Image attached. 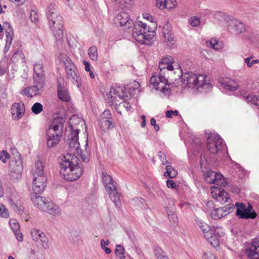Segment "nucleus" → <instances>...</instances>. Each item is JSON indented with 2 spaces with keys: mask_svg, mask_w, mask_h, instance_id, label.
I'll return each mask as SVG.
<instances>
[{
  "mask_svg": "<svg viewBox=\"0 0 259 259\" xmlns=\"http://www.w3.org/2000/svg\"><path fill=\"white\" fill-rule=\"evenodd\" d=\"M164 75V74H161L160 73H159V76L158 77V81H159L161 83H164L165 84L168 85V80L165 77Z\"/></svg>",
  "mask_w": 259,
  "mask_h": 259,
  "instance_id": "62",
  "label": "nucleus"
},
{
  "mask_svg": "<svg viewBox=\"0 0 259 259\" xmlns=\"http://www.w3.org/2000/svg\"><path fill=\"white\" fill-rule=\"evenodd\" d=\"M228 30L232 33L238 34L245 31V25L239 20H231L228 25Z\"/></svg>",
  "mask_w": 259,
  "mask_h": 259,
  "instance_id": "16",
  "label": "nucleus"
},
{
  "mask_svg": "<svg viewBox=\"0 0 259 259\" xmlns=\"http://www.w3.org/2000/svg\"><path fill=\"white\" fill-rule=\"evenodd\" d=\"M155 35V31L151 30L146 23L138 21L134 24L133 36L140 44L151 45Z\"/></svg>",
  "mask_w": 259,
  "mask_h": 259,
  "instance_id": "4",
  "label": "nucleus"
},
{
  "mask_svg": "<svg viewBox=\"0 0 259 259\" xmlns=\"http://www.w3.org/2000/svg\"><path fill=\"white\" fill-rule=\"evenodd\" d=\"M209 45L211 48L215 50H218L220 48L219 42L215 39H211L209 41Z\"/></svg>",
  "mask_w": 259,
  "mask_h": 259,
  "instance_id": "54",
  "label": "nucleus"
},
{
  "mask_svg": "<svg viewBox=\"0 0 259 259\" xmlns=\"http://www.w3.org/2000/svg\"><path fill=\"white\" fill-rule=\"evenodd\" d=\"M88 54L90 58L93 61H96L98 59V50L96 46L91 47L88 50Z\"/></svg>",
  "mask_w": 259,
  "mask_h": 259,
  "instance_id": "38",
  "label": "nucleus"
},
{
  "mask_svg": "<svg viewBox=\"0 0 259 259\" xmlns=\"http://www.w3.org/2000/svg\"><path fill=\"white\" fill-rule=\"evenodd\" d=\"M206 143L207 150L213 154L222 151L225 146L222 138L215 134H210L208 135Z\"/></svg>",
  "mask_w": 259,
  "mask_h": 259,
  "instance_id": "9",
  "label": "nucleus"
},
{
  "mask_svg": "<svg viewBox=\"0 0 259 259\" xmlns=\"http://www.w3.org/2000/svg\"><path fill=\"white\" fill-rule=\"evenodd\" d=\"M47 17L50 28L63 26L62 17L59 14L57 10V6L55 4L50 3L48 6Z\"/></svg>",
  "mask_w": 259,
  "mask_h": 259,
  "instance_id": "8",
  "label": "nucleus"
},
{
  "mask_svg": "<svg viewBox=\"0 0 259 259\" xmlns=\"http://www.w3.org/2000/svg\"><path fill=\"white\" fill-rule=\"evenodd\" d=\"M166 171L164 176L166 178H175L178 175L177 171L171 165H167L165 167Z\"/></svg>",
  "mask_w": 259,
  "mask_h": 259,
  "instance_id": "36",
  "label": "nucleus"
},
{
  "mask_svg": "<svg viewBox=\"0 0 259 259\" xmlns=\"http://www.w3.org/2000/svg\"><path fill=\"white\" fill-rule=\"evenodd\" d=\"M236 207V214L240 219H255L257 214L254 211L251 212L249 209L247 208L245 205L242 203L236 202L235 204Z\"/></svg>",
  "mask_w": 259,
  "mask_h": 259,
  "instance_id": "14",
  "label": "nucleus"
},
{
  "mask_svg": "<svg viewBox=\"0 0 259 259\" xmlns=\"http://www.w3.org/2000/svg\"><path fill=\"white\" fill-rule=\"evenodd\" d=\"M150 83L153 84V87H155L156 90H158L159 87H158V85L159 84V83L158 82V80H157L156 77L155 76H152L150 78Z\"/></svg>",
  "mask_w": 259,
  "mask_h": 259,
  "instance_id": "59",
  "label": "nucleus"
},
{
  "mask_svg": "<svg viewBox=\"0 0 259 259\" xmlns=\"http://www.w3.org/2000/svg\"><path fill=\"white\" fill-rule=\"evenodd\" d=\"M124 88L117 87L115 88L111 87L110 91L106 94V100L109 103L117 104L116 100L118 98L120 99L125 100V98H127L126 92L124 91Z\"/></svg>",
  "mask_w": 259,
  "mask_h": 259,
  "instance_id": "11",
  "label": "nucleus"
},
{
  "mask_svg": "<svg viewBox=\"0 0 259 259\" xmlns=\"http://www.w3.org/2000/svg\"><path fill=\"white\" fill-rule=\"evenodd\" d=\"M216 172L211 170H208L205 174V181L209 184H215L216 183Z\"/></svg>",
  "mask_w": 259,
  "mask_h": 259,
  "instance_id": "35",
  "label": "nucleus"
},
{
  "mask_svg": "<svg viewBox=\"0 0 259 259\" xmlns=\"http://www.w3.org/2000/svg\"><path fill=\"white\" fill-rule=\"evenodd\" d=\"M124 249L122 246L120 245L116 246L115 250V253L119 259L127 258V257H126L124 255Z\"/></svg>",
  "mask_w": 259,
  "mask_h": 259,
  "instance_id": "41",
  "label": "nucleus"
},
{
  "mask_svg": "<svg viewBox=\"0 0 259 259\" xmlns=\"http://www.w3.org/2000/svg\"><path fill=\"white\" fill-rule=\"evenodd\" d=\"M196 221L197 225L201 229L204 236H205V234H207L211 231V227L206 223L200 220H196Z\"/></svg>",
  "mask_w": 259,
  "mask_h": 259,
  "instance_id": "34",
  "label": "nucleus"
},
{
  "mask_svg": "<svg viewBox=\"0 0 259 259\" xmlns=\"http://www.w3.org/2000/svg\"><path fill=\"white\" fill-rule=\"evenodd\" d=\"M52 30L55 37L58 40H61L63 36V30L62 27H55L51 28Z\"/></svg>",
  "mask_w": 259,
  "mask_h": 259,
  "instance_id": "37",
  "label": "nucleus"
},
{
  "mask_svg": "<svg viewBox=\"0 0 259 259\" xmlns=\"http://www.w3.org/2000/svg\"><path fill=\"white\" fill-rule=\"evenodd\" d=\"M100 244L102 249L105 251L106 254H109L111 253V249L107 247V246L109 244V240L105 241L103 239H102L101 240Z\"/></svg>",
  "mask_w": 259,
  "mask_h": 259,
  "instance_id": "45",
  "label": "nucleus"
},
{
  "mask_svg": "<svg viewBox=\"0 0 259 259\" xmlns=\"http://www.w3.org/2000/svg\"><path fill=\"white\" fill-rule=\"evenodd\" d=\"M31 200L33 205L40 210L44 208L49 198L40 196L38 193H33L31 194Z\"/></svg>",
  "mask_w": 259,
  "mask_h": 259,
  "instance_id": "24",
  "label": "nucleus"
},
{
  "mask_svg": "<svg viewBox=\"0 0 259 259\" xmlns=\"http://www.w3.org/2000/svg\"><path fill=\"white\" fill-rule=\"evenodd\" d=\"M30 19L32 22L36 23L38 22V14L34 10H31L30 12Z\"/></svg>",
  "mask_w": 259,
  "mask_h": 259,
  "instance_id": "49",
  "label": "nucleus"
},
{
  "mask_svg": "<svg viewBox=\"0 0 259 259\" xmlns=\"http://www.w3.org/2000/svg\"><path fill=\"white\" fill-rule=\"evenodd\" d=\"M214 18L218 20L220 22L224 21H227L229 18V16L226 13L223 12H217L213 15Z\"/></svg>",
  "mask_w": 259,
  "mask_h": 259,
  "instance_id": "40",
  "label": "nucleus"
},
{
  "mask_svg": "<svg viewBox=\"0 0 259 259\" xmlns=\"http://www.w3.org/2000/svg\"><path fill=\"white\" fill-rule=\"evenodd\" d=\"M211 231H212L213 234L217 237L222 236L224 234V232L223 231V229L221 227L217 226L211 227Z\"/></svg>",
  "mask_w": 259,
  "mask_h": 259,
  "instance_id": "46",
  "label": "nucleus"
},
{
  "mask_svg": "<svg viewBox=\"0 0 259 259\" xmlns=\"http://www.w3.org/2000/svg\"><path fill=\"white\" fill-rule=\"evenodd\" d=\"M222 87L227 90L235 91L238 88V85L234 81L230 80L229 82L225 81L221 82Z\"/></svg>",
  "mask_w": 259,
  "mask_h": 259,
  "instance_id": "33",
  "label": "nucleus"
},
{
  "mask_svg": "<svg viewBox=\"0 0 259 259\" xmlns=\"http://www.w3.org/2000/svg\"><path fill=\"white\" fill-rule=\"evenodd\" d=\"M22 172V171H18L16 169H12V168H10V171L9 172L10 179L13 181L19 180L21 178Z\"/></svg>",
  "mask_w": 259,
  "mask_h": 259,
  "instance_id": "39",
  "label": "nucleus"
},
{
  "mask_svg": "<svg viewBox=\"0 0 259 259\" xmlns=\"http://www.w3.org/2000/svg\"><path fill=\"white\" fill-rule=\"evenodd\" d=\"M33 70L34 80L45 82V75L44 73V68L41 61L34 64Z\"/></svg>",
  "mask_w": 259,
  "mask_h": 259,
  "instance_id": "20",
  "label": "nucleus"
},
{
  "mask_svg": "<svg viewBox=\"0 0 259 259\" xmlns=\"http://www.w3.org/2000/svg\"><path fill=\"white\" fill-rule=\"evenodd\" d=\"M166 186L168 188L174 189L176 188V183L172 180L166 181Z\"/></svg>",
  "mask_w": 259,
  "mask_h": 259,
  "instance_id": "63",
  "label": "nucleus"
},
{
  "mask_svg": "<svg viewBox=\"0 0 259 259\" xmlns=\"http://www.w3.org/2000/svg\"><path fill=\"white\" fill-rule=\"evenodd\" d=\"M42 105L38 102L34 103L31 107V111L35 114L40 113L42 111Z\"/></svg>",
  "mask_w": 259,
  "mask_h": 259,
  "instance_id": "44",
  "label": "nucleus"
},
{
  "mask_svg": "<svg viewBox=\"0 0 259 259\" xmlns=\"http://www.w3.org/2000/svg\"><path fill=\"white\" fill-rule=\"evenodd\" d=\"M202 259H217L216 256L210 252H205L203 253Z\"/></svg>",
  "mask_w": 259,
  "mask_h": 259,
  "instance_id": "58",
  "label": "nucleus"
},
{
  "mask_svg": "<svg viewBox=\"0 0 259 259\" xmlns=\"http://www.w3.org/2000/svg\"><path fill=\"white\" fill-rule=\"evenodd\" d=\"M211 194L213 199L221 204L228 201L229 198V194L226 192L224 190H221L218 188H215L214 190L212 191Z\"/></svg>",
  "mask_w": 259,
  "mask_h": 259,
  "instance_id": "21",
  "label": "nucleus"
},
{
  "mask_svg": "<svg viewBox=\"0 0 259 259\" xmlns=\"http://www.w3.org/2000/svg\"><path fill=\"white\" fill-rule=\"evenodd\" d=\"M10 168L16 169L19 171L23 170V165L21 158L20 155H18L13 159L10 163Z\"/></svg>",
  "mask_w": 259,
  "mask_h": 259,
  "instance_id": "28",
  "label": "nucleus"
},
{
  "mask_svg": "<svg viewBox=\"0 0 259 259\" xmlns=\"http://www.w3.org/2000/svg\"><path fill=\"white\" fill-rule=\"evenodd\" d=\"M9 202L13 209L17 211L20 208V198L14 195L11 196L9 199Z\"/></svg>",
  "mask_w": 259,
  "mask_h": 259,
  "instance_id": "32",
  "label": "nucleus"
},
{
  "mask_svg": "<svg viewBox=\"0 0 259 259\" xmlns=\"http://www.w3.org/2000/svg\"><path fill=\"white\" fill-rule=\"evenodd\" d=\"M200 23V19L196 17H191L189 20L190 24L193 27L198 26Z\"/></svg>",
  "mask_w": 259,
  "mask_h": 259,
  "instance_id": "50",
  "label": "nucleus"
},
{
  "mask_svg": "<svg viewBox=\"0 0 259 259\" xmlns=\"http://www.w3.org/2000/svg\"><path fill=\"white\" fill-rule=\"evenodd\" d=\"M14 234H15L16 239L19 241H23V235L20 230L17 232H14Z\"/></svg>",
  "mask_w": 259,
  "mask_h": 259,
  "instance_id": "64",
  "label": "nucleus"
},
{
  "mask_svg": "<svg viewBox=\"0 0 259 259\" xmlns=\"http://www.w3.org/2000/svg\"><path fill=\"white\" fill-rule=\"evenodd\" d=\"M60 62L64 65L65 72L67 77L77 88L81 87V79L78 71L71 60L65 54H60L59 56Z\"/></svg>",
  "mask_w": 259,
  "mask_h": 259,
  "instance_id": "6",
  "label": "nucleus"
},
{
  "mask_svg": "<svg viewBox=\"0 0 259 259\" xmlns=\"http://www.w3.org/2000/svg\"><path fill=\"white\" fill-rule=\"evenodd\" d=\"M244 98L247 101L249 102H251L253 104L256 106H259V96H250L249 95H243Z\"/></svg>",
  "mask_w": 259,
  "mask_h": 259,
  "instance_id": "42",
  "label": "nucleus"
},
{
  "mask_svg": "<svg viewBox=\"0 0 259 259\" xmlns=\"http://www.w3.org/2000/svg\"><path fill=\"white\" fill-rule=\"evenodd\" d=\"M156 6L160 9H172L177 5L176 0H156Z\"/></svg>",
  "mask_w": 259,
  "mask_h": 259,
  "instance_id": "27",
  "label": "nucleus"
},
{
  "mask_svg": "<svg viewBox=\"0 0 259 259\" xmlns=\"http://www.w3.org/2000/svg\"><path fill=\"white\" fill-rule=\"evenodd\" d=\"M31 236L36 245L40 249H47L49 247V239L41 230L34 229L31 231Z\"/></svg>",
  "mask_w": 259,
  "mask_h": 259,
  "instance_id": "10",
  "label": "nucleus"
},
{
  "mask_svg": "<svg viewBox=\"0 0 259 259\" xmlns=\"http://www.w3.org/2000/svg\"><path fill=\"white\" fill-rule=\"evenodd\" d=\"M10 227L13 233L20 230V225L18 222L15 220H10L9 221Z\"/></svg>",
  "mask_w": 259,
  "mask_h": 259,
  "instance_id": "48",
  "label": "nucleus"
},
{
  "mask_svg": "<svg viewBox=\"0 0 259 259\" xmlns=\"http://www.w3.org/2000/svg\"><path fill=\"white\" fill-rule=\"evenodd\" d=\"M115 21L118 22L120 26H125L128 28L131 27L133 24L129 14L124 11L121 12L116 16Z\"/></svg>",
  "mask_w": 259,
  "mask_h": 259,
  "instance_id": "19",
  "label": "nucleus"
},
{
  "mask_svg": "<svg viewBox=\"0 0 259 259\" xmlns=\"http://www.w3.org/2000/svg\"><path fill=\"white\" fill-rule=\"evenodd\" d=\"M174 73H177L179 78L183 77V83L188 88H195L198 90L200 89L209 90L211 87V84L208 82L206 75L195 74L192 72H187L183 74L182 70L179 68L175 69Z\"/></svg>",
  "mask_w": 259,
  "mask_h": 259,
  "instance_id": "3",
  "label": "nucleus"
},
{
  "mask_svg": "<svg viewBox=\"0 0 259 259\" xmlns=\"http://www.w3.org/2000/svg\"><path fill=\"white\" fill-rule=\"evenodd\" d=\"M249 259H259V239H254L249 246L246 249Z\"/></svg>",
  "mask_w": 259,
  "mask_h": 259,
  "instance_id": "18",
  "label": "nucleus"
},
{
  "mask_svg": "<svg viewBox=\"0 0 259 259\" xmlns=\"http://www.w3.org/2000/svg\"><path fill=\"white\" fill-rule=\"evenodd\" d=\"M11 111L13 115H16L18 118H20L24 114V104L22 102L13 104L11 107Z\"/></svg>",
  "mask_w": 259,
  "mask_h": 259,
  "instance_id": "25",
  "label": "nucleus"
},
{
  "mask_svg": "<svg viewBox=\"0 0 259 259\" xmlns=\"http://www.w3.org/2000/svg\"><path fill=\"white\" fill-rule=\"evenodd\" d=\"M65 121L63 118L54 119L47 131V145L49 148L56 146L61 139Z\"/></svg>",
  "mask_w": 259,
  "mask_h": 259,
  "instance_id": "5",
  "label": "nucleus"
},
{
  "mask_svg": "<svg viewBox=\"0 0 259 259\" xmlns=\"http://www.w3.org/2000/svg\"><path fill=\"white\" fill-rule=\"evenodd\" d=\"M99 125L101 129L105 132L115 126L113 121L112 116L109 110H105L100 115Z\"/></svg>",
  "mask_w": 259,
  "mask_h": 259,
  "instance_id": "12",
  "label": "nucleus"
},
{
  "mask_svg": "<svg viewBox=\"0 0 259 259\" xmlns=\"http://www.w3.org/2000/svg\"><path fill=\"white\" fill-rule=\"evenodd\" d=\"M174 62V60L171 56H168L162 58L159 63V73L161 74H165V71H172L174 70L172 64Z\"/></svg>",
  "mask_w": 259,
  "mask_h": 259,
  "instance_id": "15",
  "label": "nucleus"
},
{
  "mask_svg": "<svg viewBox=\"0 0 259 259\" xmlns=\"http://www.w3.org/2000/svg\"><path fill=\"white\" fill-rule=\"evenodd\" d=\"M34 167L35 169L33 172L34 177H45L44 176V166L41 161H37L35 163Z\"/></svg>",
  "mask_w": 259,
  "mask_h": 259,
  "instance_id": "31",
  "label": "nucleus"
},
{
  "mask_svg": "<svg viewBox=\"0 0 259 259\" xmlns=\"http://www.w3.org/2000/svg\"><path fill=\"white\" fill-rule=\"evenodd\" d=\"M226 215L223 207L213 209L210 213V217L213 220H218Z\"/></svg>",
  "mask_w": 259,
  "mask_h": 259,
  "instance_id": "30",
  "label": "nucleus"
},
{
  "mask_svg": "<svg viewBox=\"0 0 259 259\" xmlns=\"http://www.w3.org/2000/svg\"><path fill=\"white\" fill-rule=\"evenodd\" d=\"M178 111L177 110H167L165 112L166 117L167 118H171L172 115L177 116L178 114Z\"/></svg>",
  "mask_w": 259,
  "mask_h": 259,
  "instance_id": "60",
  "label": "nucleus"
},
{
  "mask_svg": "<svg viewBox=\"0 0 259 259\" xmlns=\"http://www.w3.org/2000/svg\"><path fill=\"white\" fill-rule=\"evenodd\" d=\"M47 186V178L46 177H34L33 180L32 189L35 193H41Z\"/></svg>",
  "mask_w": 259,
  "mask_h": 259,
  "instance_id": "17",
  "label": "nucleus"
},
{
  "mask_svg": "<svg viewBox=\"0 0 259 259\" xmlns=\"http://www.w3.org/2000/svg\"><path fill=\"white\" fill-rule=\"evenodd\" d=\"M216 183L218 185H223L224 179V177L221 174L216 173Z\"/></svg>",
  "mask_w": 259,
  "mask_h": 259,
  "instance_id": "55",
  "label": "nucleus"
},
{
  "mask_svg": "<svg viewBox=\"0 0 259 259\" xmlns=\"http://www.w3.org/2000/svg\"><path fill=\"white\" fill-rule=\"evenodd\" d=\"M10 157L9 154L6 150H3L0 153V159L2 161V162L5 163L7 161V160L9 159Z\"/></svg>",
  "mask_w": 259,
  "mask_h": 259,
  "instance_id": "53",
  "label": "nucleus"
},
{
  "mask_svg": "<svg viewBox=\"0 0 259 259\" xmlns=\"http://www.w3.org/2000/svg\"><path fill=\"white\" fill-rule=\"evenodd\" d=\"M78 161V158L75 155L66 154L64 156L60 164V172L64 179L68 181H74L81 176L83 170L79 166Z\"/></svg>",
  "mask_w": 259,
  "mask_h": 259,
  "instance_id": "2",
  "label": "nucleus"
},
{
  "mask_svg": "<svg viewBox=\"0 0 259 259\" xmlns=\"http://www.w3.org/2000/svg\"><path fill=\"white\" fill-rule=\"evenodd\" d=\"M204 237L212 246L216 247L219 245V239L218 237L213 234L212 231L205 234Z\"/></svg>",
  "mask_w": 259,
  "mask_h": 259,
  "instance_id": "29",
  "label": "nucleus"
},
{
  "mask_svg": "<svg viewBox=\"0 0 259 259\" xmlns=\"http://www.w3.org/2000/svg\"><path fill=\"white\" fill-rule=\"evenodd\" d=\"M4 28L8 27V28H6V42L5 47V52L8 51L12 43V41L14 38V31L12 26L9 23L6 22L4 25Z\"/></svg>",
  "mask_w": 259,
  "mask_h": 259,
  "instance_id": "23",
  "label": "nucleus"
},
{
  "mask_svg": "<svg viewBox=\"0 0 259 259\" xmlns=\"http://www.w3.org/2000/svg\"><path fill=\"white\" fill-rule=\"evenodd\" d=\"M58 96L59 98L64 102H68L70 99L68 91L64 87L61 85V83L58 82Z\"/></svg>",
  "mask_w": 259,
  "mask_h": 259,
  "instance_id": "26",
  "label": "nucleus"
},
{
  "mask_svg": "<svg viewBox=\"0 0 259 259\" xmlns=\"http://www.w3.org/2000/svg\"><path fill=\"white\" fill-rule=\"evenodd\" d=\"M169 32H171V27L168 23H166L164 24L163 27V36L164 35H166V34H168Z\"/></svg>",
  "mask_w": 259,
  "mask_h": 259,
  "instance_id": "56",
  "label": "nucleus"
},
{
  "mask_svg": "<svg viewBox=\"0 0 259 259\" xmlns=\"http://www.w3.org/2000/svg\"><path fill=\"white\" fill-rule=\"evenodd\" d=\"M223 208L224 211V213H226L227 215L233 211L235 209V205L233 204L230 203L228 205L223 206Z\"/></svg>",
  "mask_w": 259,
  "mask_h": 259,
  "instance_id": "51",
  "label": "nucleus"
},
{
  "mask_svg": "<svg viewBox=\"0 0 259 259\" xmlns=\"http://www.w3.org/2000/svg\"><path fill=\"white\" fill-rule=\"evenodd\" d=\"M158 157L163 165L166 164L168 163L166 158V155L161 151H159Z\"/></svg>",
  "mask_w": 259,
  "mask_h": 259,
  "instance_id": "57",
  "label": "nucleus"
},
{
  "mask_svg": "<svg viewBox=\"0 0 259 259\" xmlns=\"http://www.w3.org/2000/svg\"><path fill=\"white\" fill-rule=\"evenodd\" d=\"M167 214L169 221L174 225L176 224L178 221V218L174 212L170 210H167Z\"/></svg>",
  "mask_w": 259,
  "mask_h": 259,
  "instance_id": "43",
  "label": "nucleus"
},
{
  "mask_svg": "<svg viewBox=\"0 0 259 259\" xmlns=\"http://www.w3.org/2000/svg\"><path fill=\"white\" fill-rule=\"evenodd\" d=\"M102 180L105 190L109 195L111 200L114 203L116 207H119L121 205V202L116 186V182L110 175L106 172H102Z\"/></svg>",
  "mask_w": 259,
  "mask_h": 259,
  "instance_id": "7",
  "label": "nucleus"
},
{
  "mask_svg": "<svg viewBox=\"0 0 259 259\" xmlns=\"http://www.w3.org/2000/svg\"><path fill=\"white\" fill-rule=\"evenodd\" d=\"M9 216V212L8 209L5 206L0 203V217L2 218H7Z\"/></svg>",
  "mask_w": 259,
  "mask_h": 259,
  "instance_id": "47",
  "label": "nucleus"
},
{
  "mask_svg": "<svg viewBox=\"0 0 259 259\" xmlns=\"http://www.w3.org/2000/svg\"><path fill=\"white\" fill-rule=\"evenodd\" d=\"M41 211L47 212L50 214L58 215L61 213L60 207L51 199H48Z\"/></svg>",
  "mask_w": 259,
  "mask_h": 259,
  "instance_id": "22",
  "label": "nucleus"
},
{
  "mask_svg": "<svg viewBox=\"0 0 259 259\" xmlns=\"http://www.w3.org/2000/svg\"><path fill=\"white\" fill-rule=\"evenodd\" d=\"M252 58V56L246 58L244 60L245 62L247 64V65L248 67H251L253 65L256 63H259V60L255 59L252 61H250Z\"/></svg>",
  "mask_w": 259,
  "mask_h": 259,
  "instance_id": "52",
  "label": "nucleus"
},
{
  "mask_svg": "<svg viewBox=\"0 0 259 259\" xmlns=\"http://www.w3.org/2000/svg\"><path fill=\"white\" fill-rule=\"evenodd\" d=\"M44 83L45 82L34 80L33 85L23 89L22 94L30 98L40 95L43 91Z\"/></svg>",
  "mask_w": 259,
  "mask_h": 259,
  "instance_id": "13",
  "label": "nucleus"
},
{
  "mask_svg": "<svg viewBox=\"0 0 259 259\" xmlns=\"http://www.w3.org/2000/svg\"><path fill=\"white\" fill-rule=\"evenodd\" d=\"M80 122H82V120L76 115H72L70 118L69 125L71 132L68 136V142L70 151L72 153H68L67 154L75 155V154H77L80 156L83 162H88L90 158V151L87 149L88 141H86L85 149L84 151L79 149V143L78 142L79 130L75 127V125Z\"/></svg>",
  "mask_w": 259,
  "mask_h": 259,
  "instance_id": "1",
  "label": "nucleus"
},
{
  "mask_svg": "<svg viewBox=\"0 0 259 259\" xmlns=\"http://www.w3.org/2000/svg\"><path fill=\"white\" fill-rule=\"evenodd\" d=\"M163 37L164 41L166 42L172 43V42L174 41V35L171 32H169V34H166V35H164Z\"/></svg>",
  "mask_w": 259,
  "mask_h": 259,
  "instance_id": "61",
  "label": "nucleus"
}]
</instances>
